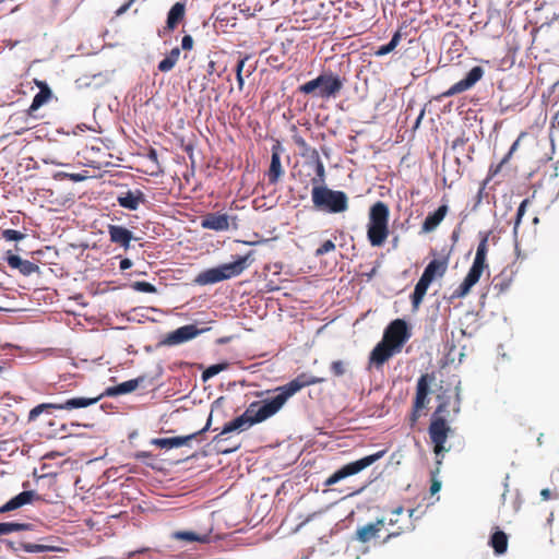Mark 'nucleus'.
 Listing matches in <instances>:
<instances>
[{
    "instance_id": "1",
    "label": "nucleus",
    "mask_w": 559,
    "mask_h": 559,
    "mask_svg": "<svg viewBox=\"0 0 559 559\" xmlns=\"http://www.w3.org/2000/svg\"><path fill=\"white\" fill-rule=\"evenodd\" d=\"M323 381V378H318L306 372L298 374L285 385L276 388L275 392H277V394L274 397L251 403L242 415L225 424L222 431L213 438V442L218 444L224 440L223 437L225 435L236 430H247L252 425L270 418L283 407L290 396L301 389L322 383Z\"/></svg>"
},
{
    "instance_id": "2",
    "label": "nucleus",
    "mask_w": 559,
    "mask_h": 559,
    "mask_svg": "<svg viewBox=\"0 0 559 559\" xmlns=\"http://www.w3.org/2000/svg\"><path fill=\"white\" fill-rule=\"evenodd\" d=\"M100 400V396L96 397H71L63 402H53V403H43L34 408H32L28 413V421H35L40 415L45 414V424L48 426L47 431H45V436L47 438H64L69 435V429L67 424H62L58 421L56 418L50 417L51 412L53 409L57 411H73L78 408H85L91 405L96 404Z\"/></svg>"
},
{
    "instance_id": "3",
    "label": "nucleus",
    "mask_w": 559,
    "mask_h": 559,
    "mask_svg": "<svg viewBox=\"0 0 559 559\" xmlns=\"http://www.w3.org/2000/svg\"><path fill=\"white\" fill-rule=\"evenodd\" d=\"M390 209L383 201L373 203L368 213L367 238L372 247H382L386 241L389 229Z\"/></svg>"
},
{
    "instance_id": "4",
    "label": "nucleus",
    "mask_w": 559,
    "mask_h": 559,
    "mask_svg": "<svg viewBox=\"0 0 559 559\" xmlns=\"http://www.w3.org/2000/svg\"><path fill=\"white\" fill-rule=\"evenodd\" d=\"M489 234L490 233L480 234V241L478 243L473 264L461 285L453 292L452 298H463L468 295L472 287L479 281L484 271L488 269L486 260Z\"/></svg>"
},
{
    "instance_id": "5",
    "label": "nucleus",
    "mask_w": 559,
    "mask_h": 559,
    "mask_svg": "<svg viewBox=\"0 0 559 559\" xmlns=\"http://www.w3.org/2000/svg\"><path fill=\"white\" fill-rule=\"evenodd\" d=\"M344 86V80L331 71L323 72L298 87L304 95H312L323 99L336 97Z\"/></svg>"
},
{
    "instance_id": "6",
    "label": "nucleus",
    "mask_w": 559,
    "mask_h": 559,
    "mask_svg": "<svg viewBox=\"0 0 559 559\" xmlns=\"http://www.w3.org/2000/svg\"><path fill=\"white\" fill-rule=\"evenodd\" d=\"M438 400L440 403L438 404L436 411L433 412L430 425L428 427V433L431 443L433 444V452L437 456L442 455L444 452H448L449 449L445 448V442L450 432L452 431L449 423L443 417V414L448 413V402L443 401L441 395H438Z\"/></svg>"
},
{
    "instance_id": "7",
    "label": "nucleus",
    "mask_w": 559,
    "mask_h": 559,
    "mask_svg": "<svg viewBox=\"0 0 559 559\" xmlns=\"http://www.w3.org/2000/svg\"><path fill=\"white\" fill-rule=\"evenodd\" d=\"M248 255L238 257L230 263H224L216 267L202 271L194 278V283L201 286L215 284L240 275L247 267Z\"/></svg>"
},
{
    "instance_id": "8",
    "label": "nucleus",
    "mask_w": 559,
    "mask_h": 559,
    "mask_svg": "<svg viewBox=\"0 0 559 559\" xmlns=\"http://www.w3.org/2000/svg\"><path fill=\"white\" fill-rule=\"evenodd\" d=\"M314 207L330 213H342L348 209V198L345 192L332 190L324 186H314L311 190Z\"/></svg>"
},
{
    "instance_id": "9",
    "label": "nucleus",
    "mask_w": 559,
    "mask_h": 559,
    "mask_svg": "<svg viewBox=\"0 0 559 559\" xmlns=\"http://www.w3.org/2000/svg\"><path fill=\"white\" fill-rule=\"evenodd\" d=\"M385 451H379L377 453H373L371 455H367L360 460H357L355 462H350L340 469H337L335 473H333L326 480L324 481L325 486H332L340 480L355 475L362 469L367 468L368 466L372 465L374 462L380 460L384 455Z\"/></svg>"
},
{
    "instance_id": "10",
    "label": "nucleus",
    "mask_w": 559,
    "mask_h": 559,
    "mask_svg": "<svg viewBox=\"0 0 559 559\" xmlns=\"http://www.w3.org/2000/svg\"><path fill=\"white\" fill-rule=\"evenodd\" d=\"M409 337L407 323L402 319H395L384 330L382 341L401 352Z\"/></svg>"
},
{
    "instance_id": "11",
    "label": "nucleus",
    "mask_w": 559,
    "mask_h": 559,
    "mask_svg": "<svg viewBox=\"0 0 559 559\" xmlns=\"http://www.w3.org/2000/svg\"><path fill=\"white\" fill-rule=\"evenodd\" d=\"M484 75V69L479 66H476L469 70L466 76L453 84L449 90L442 92L438 96L435 97L436 100L440 102L444 98L452 97L456 94H461L469 88H472L478 81L481 80Z\"/></svg>"
},
{
    "instance_id": "12",
    "label": "nucleus",
    "mask_w": 559,
    "mask_h": 559,
    "mask_svg": "<svg viewBox=\"0 0 559 559\" xmlns=\"http://www.w3.org/2000/svg\"><path fill=\"white\" fill-rule=\"evenodd\" d=\"M213 524L209 520L206 525L200 526L195 531H175L171 533V539L187 544L199 543L209 544L212 540Z\"/></svg>"
},
{
    "instance_id": "13",
    "label": "nucleus",
    "mask_w": 559,
    "mask_h": 559,
    "mask_svg": "<svg viewBox=\"0 0 559 559\" xmlns=\"http://www.w3.org/2000/svg\"><path fill=\"white\" fill-rule=\"evenodd\" d=\"M212 421V415H210L206 425L201 430L188 435V436H180V437H173V438H155L151 440V443L160 448V449H173V448H179L183 445H188L191 440L197 438V436L203 433L204 431L210 429Z\"/></svg>"
},
{
    "instance_id": "14",
    "label": "nucleus",
    "mask_w": 559,
    "mask_h": 559,
    "mask_svg": "<svg viewBox=\"0 0 559 559\" xmlns=\"http://www.w3.org/2000/svg\"><path fill=\"white\" fill-rule=\"evenodd\" d=\"M203 331L204 330L198 329L194 324L183 325L173 332H169L163 343L168 346L179 345L193 340Z\"/></svg>"
},
{
    "instance_id": "15",
    "label": "nucleus",
    "mask_w": 559,
    "mask_h": 559,
    "mask_svg": "<svg viewBox=\"0 0 559 559\" xmlns=\"http://www.w3.org/2000/svg\"><path fill=\"white\" fill-rule=\"evenodd\" d=\"M400 353L385 342H379L371 350L369 356V366L380 369L393 355Z\"/></svg>"
},
{
    "instance_id": "16",
    "label": "nucleus",
    "mask_w": 559,
    "mask_h": 559,
    "mask_svg": "<svg viewBox=\"0 0 559 559\" xmlns=\"http://www.w3.org/2000/svg\"><path fill=\"white\" fill-rule=\"evenodd\" d=\"M117 202L123 209H127L129 211H136L140 207V205L145 204L147 200L146 195L142 190L134 189L121 192L117 197Z\"/></svg>"
},
{
    "instance_id": "17",
    "label": "nucleus",
    "mask_w": 559,
    "mask_h": 559,
    "mask_svg": "<svg viewBox=\"0 0 559 559\" xmlns=\"http://www.w3.org/2000/svg\"><path fill=\"white\" fill-rule=\"evenodd\" d=\"M433 380V374H421L417 380L416 395L413 405L416 409H423L428 404L429 384Z\"/></svg>"
},
{
    "instance_id": "18",
    "label": "nucleus",
    "mask_w": 559,
    "mask_h": 559,
    "mask_svg": "<svg viewBox=\"0 0 559 559\" xmlns=\"http://www.w3.org/2000/svg\"><path fill=\"white\" fill-rule=\"evenodd\" d=\"M383 526V519H378L374 523H368L364 526H360L356 530L354 539L361 544H366L376 538Z\"/></svg>"
},
{
    "instance_id": "19",
    "label": "nucleus",
    "mask_w": 559,
    "mask_h": 559,
    "mask_svg": "<svg viewBox=\"0 0 559 559\" xmlns=\"http://www.w3.org/2000/svg\"><path fill=\"white\" fill-rule=\"evenodd\" d=\"M5 260L11 269L19 270V272L24 276H28L33 273H39L40 271L37 264L28 260H23L11 251L7 252Z\"/></svg>"
},
{
    "instance_id": "20",
    "label": "nucleus",
    "mask_w": 559,
    "mask_h": 559,
    "mask_svg": "<svg viewBox=\"0 0 559 559\" xmlns=\"http://www.w3.org/2000/svg\"><path fill=\"white\" fill-rule=\"evenodd\" d=\"M108 235L111 242L128 250L133 239L131 230L120 225H108Z\"/></svg>"
},
{
    "instance_id": "21",
    "label": "nucleus",
    "mask_w": 559,
    "mask_h": 559,
    "mask_svg": "<svg viewBox=\"0 0 559 559\" xmlns=\"http://www.w3.org/2000/svg\"><path fill=\"white\" fill-rule=\"evenodd\" d=\"M201 226L205 229L224 231L229 228V216L221 213H210L203 217Z\"/></svg>"
},
{
    "instance_id": "22",
    "label": "nucleus",
    "mask_w": 559,
    "mask_h": 559,
    "mask_svg": "<svg viewBox=\"0 0 559 559\" xmlns=\"http://www.w3.org/2000/svg\"><path fill=\"white\" fill-rule=\"evenodd\" d=\"M280 148V144L272 147L271 164L266 173L270 185L277 183L281 177L284 175V170L281 164Z\"/></svg>"
},
{
    "instance_id": "23",
    "label": "nucleus",
    "mask_w": 559,
    "mask_h": 559,
    "mask_svg": "<svg viewBox=\"0 0 559 559\" xmlns=\"http://www.w3.org/2000/svg\"><path fill=\"white\" fill-rule=\"evenodd\" d=\"M449 212L447 204L440 205L433 213H429L421 224V233L428 234L433 231L444 219Z\"/></svg>"
},
{
    "instance_id": "24",
    "label": "nucleus",
    "mask_w": 559,
    "mask_h": 559,
    "mask_svg": "<svg viewBox=\"0 0 559 559\" xmlns=\"http://www.w3.org/2000/svg\"><path fill=\"white\" fill-rule=\"evenodd\" d=\"M36 497L35 491L25 490L20 492L17 496L10 499L3 506L0 507V513H7L13 510H16L27 503H31Z\"/></svg>"
},
{
    "instance_id": "25",
    "label": "nucleus",
    "mask_w": 559,
    "mask_h": 559,
    "mask_svg": "<svg viewBox=\"0 0 559 559\" xmlns=\"http://www.w3.org/2000/svg\"><path fill=\"white\" fill-rule=\"evenodd\" d=\"M36 497L35 491L25 490L20 492L17 496L10 499L3 506L0 507V513H7L13 510H16L27 503H31Z\"/></svg>"
},
{
    "instance_id": "26",
    "label": "nucleus",
    "mask_w": 559,
    "mask_h": 559,
    "mask_svg": "<svg viewBox=\"0 0 559 559\" xmlns=\"http://www.w3.org/2000/svg\"><path fill=\"white\" fill-rule=\"evenodd\" d=\"M35 84L38 86L39 92L33 98V102L28 108L29 114L39 109L52 97V92L46 82L35 80Z\"/></svg>"
},
{
    "instance_id": "27",
    "label": "nucleus",
    "mask_w": 559,
    "mask_h": 559,
    "mask_svg": "<svg viewBox=\"0 0 559 559\" xmlns=\"http://www.w3.org/2000/svg\"><path fill=\"white\" fill-rule=\"evenodd\" d=\"M142 381H143V378H136V379H131V380L124 381L115 386H109L106 389L104 394H100L99 396L102 399L103 396H118V395L131 393L139 388L140 383Z\"/></svg>"
},
{
    "instance_id": "28",
    "label": "nucleus",
    "mask_w": 559,
    "mask_h": 559,
    "mask_svg": "<svg viewBox=\"0 0 559 559\" xmlns=\"http://www.w3.org/2000/svg\"><path fill=\"white\" fill-rule=\"evenodd\" d=\"M186 14V4L183 2H176L167 14L166 26L164 32L174 31L180 22L183 21Z\"/></svg>"
},
{
    "instance_id": "29",
    "label": "nucleus",
    "mask_w": 559,
    "mask_h": 559,
    "mask_svg": "<svg viewBox=\"0 0 559 559\" xmlns=\"http://www.w3.org/2000/svg\"><path fill=\"white\" fill-rule=\"evenodd\" d=\"M447 271V262L443 260H437L433 259L428 263V265L425 267L421 276L426 277L430 283L436 277H442Z\"/></svg>"
},
{
    "instance_id": "30",
    "label": "nucleus",
    "mask_w": 559,
    "mask_h": 559,
    "mask_svg": "<svg viewBox=\"0 0 559 559\" xmlns=\"http://www.w3.org/2000/svg\"><path fill=\"white\" fill-rule=\"evenodd\" d=\"M311 165L314 167L317 176L311 179L314 186H322L325 181V168L316 148H311Z\"/></svg>"
},
{
    "instance_id": "31",
    "label": "nucleus",
    "mask_w": 559,
    "mask_h": 559,
    "mask_svg": "<svg viewBox=\"0 0 559 559\" xmlns=\"http://www.w3.org/2000/svg\"><path fill=\"white\" fill-rule=\"evenodd\" d=\"M430 284L431 283L426 277L420 276L411 296L413 310L419 309Z\"/></svg>"
},
{
    "instance_id": "32",
    "label": "nucleus",
    "mask_w": 559,
    "mask_h": 559,
    "mask_svg": "<svg viewBox=\"0 0 559 559\" xmlns=\"http://www.w3.org/2000/svg\"><path fill=\"white\" fill-rule=\"evenodd\" d=\"M489 544L497 555H502L508 548V536L503 531L497 530L491 535Z\"/></svg>"
},
{
    "instance_id": "33",
    "label": "nucleus",
    "mask_w": 559,
    "mask_h": 559,
    "mask_svg": "<svg viewBox=\"0 0 559 559\" xmlns=\"http://www.w3.org/2000/svg\"><path fill=\"white\" fill-rule=\"evenodd\" d=\"M33 524L19 522H1L0 536L9 535L14 532L32 531Z\"/></svg>"
},
{
    "instance_id": "34",
    "label": "nucleus",
    "mask_w": 559,
    "mask_h": 559,
    "mask_svg": "<svg viewBox=\"0 0 559 559\" xmlns=\"http://www.w3.org/2000/svg\"><path fill=\"white\" fill-rule=\"evenodd\" d=\"M180 57V49L178 47H175L170 50V52L158 63V70L160 72H168L170 71L176 63L178 62Z\"/></svg>"
},
{
    "instance_id": "35",
    "label": "nucleus",
    "mask_w": 559,
    "mask_h": 559,
    "mask_svg": "<svg viewBox=\"0 0 559 559\" xmlns=\"http://www.w3.org/2000/svg\"><path fill=\"white\" fill-rule=\"evenodd\" d=\"M512 283V272L502 271L493 278V289L502 294L509 289Z\"/></svg>"
},
{
    "instance_id": "36",
    "label": "nucleus",
    "mask_w": 559,
    "mask_h": 559,
    "mask_svg": "<svg viewBox=\"0 0 559 559\" xmlns=\"http://www.w3.org/2000/svg\"><path fill=\"white\" fill-rule=\"evenodd\" d=\"M403 37V34L401 32V29H397L391 40L386 44V45H382L380 46L376 51H374V55L377 57H382V56H385L390 52H392L400 44L401 39Z\"/></svg>"
},
{
    "instance_id": "37",
    "label": "nucleus",
    "mask_w": 559,
    "mask_h": 559,
    "mask_svg": "<svg viewBox=\"0 0 559 559\" xmlns=\"http://www.w3.org/2000/svg\"><path fill=\"white\" fill-rule=\"evenodd\" d=\"M237 8L245 17H252L261 7H258L257 0H238Z\"/></svg>"
},
{
    "instance_id": "38",
    "label": "nucleus",
    "mask_w": 559,
    "mask_h": 559,
    "mask_svg": "<svg viewBox=\"0 0 559 559\" xmlns=\"http://www.w3.org/2000/svg\"><path fill=\"white\" fill-rule=\"evenodd\" d=\"M20 548L25 550L26 552L37 554V552H46V551H56L57 547L40 545V544H32V543H21Z\"/></svg>"
},
{
    "instance_id": "39",
    "label": "nucleus",
    "mask_w": 559,
    "mask_h": 559,
    "mask_svg": "<svg viewBox=\"0 0 559 559\" xmlns=\"http://www.w3.org/2000/svg\"><path fill=\"white\" fill-rule=\"evenodd\" d=\"M227 367H228V364H226V362L210 366L202 372V380L207 381L209 379L218 374L221 371H224L225 369H227Z\"/></svg>"
},
{
    "instance_id": "40",
    "label": "nucleus",
    "mask_w": 559,
    "mask_h": 559,
    "mask_svg": "<svg viewBox=\"0 0 559 559\" xmlns=\"http://www.w3.org/2000/svg\"><path fill=\"white\" fill-rule=\"evenodd\" d=\"M1 236L7 241H20L23 240L26 235L15 229H3Z\"/></svg>"
},
{
    "instance_id": "41",
    "label": "nucleus",
    "mask_w": 559,
    "mask_h": 559,
    "mask_svg": "<svg viewBox=\"0 0 559 559\" xmlns=\"http://www.w3.org/2000/svg\"><path fill=\"white\" fill-rule=\"evenodd\" d=\"M248 59H249V57L246 56L245 58L240 59L236 66V79H237V83H238V88L240 91H242L243 84H245L242 72H243V69H245V66H246V62Z\"/></svg>"
},
{
    "instance_id": "42",
    "label": "nucleus",
    "mask_w": 559,
    "mask_h": 559,
    "mask_svg": "<svg viewBox=\"0 0 559 559\" xmlns=\"http://www.w3.org/2000/svg\"><path fill=\"white\" fill-rule=\"evenodd\" d=\"M519 143H520L519 139L513 142V144L511 145L509 152L506 154V156L501 159V162L497 165V167L492 171L493 175L498 174L501 170L502 166L510 160V158L512 157L513 153L516 151V148L519 146Z\"/></svg>"
},
{
    "instance_id": "43",
    "label": "nucleus",
    "mask_w": 559,
    "mask_h": 559,
    "mask_svg": "<svg viewBox=\"0 0 559 559\" xmlns=\"http://www.w3.org/2000/svg\"><path fill=\"white\" fill-rule=\"evenodd\" d=\"M330 370L335 377H342L346 372V365L342 360H335L331 362Z\"/></svg>"
},
{
    "instance_id": "44",
    "label": "nucleus",
    "mask_w": 559,
    "mask_h": 559,
    "mask_svg": "<svg viewBox=\"0 0 559 559\" xmlns=\"http://www.w3.org/2000/svg\"><path fill=\"white\" fill-rule=\"evenodd\" d=\"M336 249V246L334 241L332 240H325L317 250H316V257H321L323 254H326L329 252H332Z\"/></svg>"
},
{
    "instance_id": "45",
    "label": "nucleus",
    "mask_w": 559,
    "mask_h": 559,
    "mask_svg": "<svg viewBox=\"0 0 559 559\" xmlns=\"http://www.w3.org/2000/svg\"><path fill=\"white\" fill-rule=\"evenodd\" d=\"M133 288L138 292L154 294L157 292L156 287L148 282H135Z\"/></svg>"
},
{
    "instance_id": "46",
    "label": "nucleus",
    "mask_w": 559,
    "mask_h": 559,
    "mask_svg": "<svg viewBox=\"0 0 559 559\" xmlns=\"http://www.w3.org/2000/svg\"><path fill=\"white\" fill-rule=\"evenodd\" d=\"M527 203H528V200L525 199L521 202L520 206L518 207V212H516V219H515V223H514V228L516 229V227L520 225L521 223V219L525 213V210H526V206H527Z\"/></svg>"
},
{
    "instance_id": "47",
    "label": "nucleus",
    "mask_w": 559,
    "mask_h": 559,
    "mask_svg": "<svg viewBox=\"0 0 559 559\" xmlns=\"http://www.w3.org/2000/svg\"><path fill=\"white\" fill-rule=\"evenodd\" d=\"M181 47L183 50H191L193 47V38L190 35L182 37Z\"/></svg>"
},
{
    "instance_id": "48",
    "label": "nucleus",
    "mask_w": 559,
    "mask_h": 559,
    "mask_svg": "<svg viewBox=\"0 0 559 559\" xmlns=\"http://www.w3.org/2000/svg\"><path fill=\"white\" fill-rule=\"evenodd\" d=\"M421 409H416L415 408V405H413V408H412V414L409 416V424H411V427H414L416 425V423L418 421L419 417H420V412Z\"/></svg>"
},
{
    "instance_id": "49",
    "label": "nucleus",
    "mask_w": 559,
    "mask_h": 559,
    "mask_svg": "<svg viewBox=\"0 0 559 559\" xmlns=\"http://www.w3.org/2000/svg\"><path fill=\"white\" fill-rule=\"evenodd\" d=\"M440 489H441V481H440V480H438V479L435 477V474H433V475H432V479H431L430 493H431V495H435V493H437Z\"/></svg>"
},
{
    "instance_id": "50",
    "label": "nucleus",
    "mask_w": 559,
    "mask_h": 559,
    "mask_svg": "<svg viewBox=\"0 0 559 559\" xmlns=\"http://www.w3.org/2000/svg\"><path fill=\"white\" fill-rule=\"evenodd\" d=\"M294 142L302 150L305 151H310V146L308 145V143L305 141L304 138L301 136H294Z\"/></svg>"
},
{
    "instance_id": "51",
    "label": "nucleus",
    "mask_w": 559,
    "mask_h": 559,
    "mask_svg": "<svg viewBox=\"0 0 559 559\" xmlns=\"http://www.w3.org/2000/svg\"><path fill=\"white\" fill-rule=\"evenodd\" d=\"M1 543L4 544V546L8 550H11L13 552H16L19 550V547H16V544L13 540L1 539Z\"/></svg>"
},
{
    "instance_id": "52",
    "label": "nucleus",
    "mask_w": 559,
    "mask_h": 559,
    "mask_svg": "<svg viewBox=\"0 0 559 559\" xmlns=\"http://www.w3.org/2000/svg\"><path fill=\"white\" fill-rule=\"evenodd\" d=\"M131 266H132V261L130 259L126 258L120 261V265H119L120 270L124 271V270L130 269Z\"/></svg>"
},
{
    "instance_id": "53",
    "label": "nucleus",
    "mask_w": 559,
    "mask_h": 559,
    "mask_svg": "<svg viewBox=\"0 0 559 559\" xmlns=\"http://www.w3.org/2000/svg\"><path fill=\"white\" fill-rule=\"evenodd\" d=\"M133 1H134V0H130L129 2L124 3L123 5H121V7L117 10L116 14H117V15H121V14H123L124 12H127V10L130 8V5H131V3H132Z\"/></svg>"
},
{
    "instance_id": "54",
    "label": "nucleus",
    "mask_w": 559,
    "mask_h": 559,
    "mask_svg": "<svg viewBox=\"0 0 559 559\" xmlns=\"http://www.w3.org/2000/svg\"><path fill=\"white\" fill-rule=\"evenodd\" d=\"M403 531H396V532H392L390 533L384 539H383V543H388L390 539L392 538H395L397 536H400L402 534Z\"/></svg>"
},
{
    "instance_id": "55",
    "label": "nucleus",
    "mask_w": 559,
    "mask_h": 559,
    "mask_svg": "<svg viewBox=\"0 0 559 559\" xmlns=\"http://www.w3.org/2000/svg\"><path fill=\"white\" fill-rule=\"evenodd\" d=\"M551 127L552 128H559V110L552 117Z\"/></svg>"
},
{
    "instance_id": "56",
    "label": "nucleus",
    "mask_w": 559,
    "mask_h": 559,
    "mask_svg": "<svg viewBox=\"0 0 559 559\" xmlns=\"http://www.w3.org/2000/svg\"><path fill=\"white\" fill-rule=\"evenodd\" d=\"M239 449V444L238 445H235L234 448H230V449H219V452L223 453V454H228V453H231L236 450Z\"/></svg>"
},
{
    "instance_id": "57",
    "label": "nucleus",
    "mask_w": 559,
    "mask_h": 559,
    "mask_svg": "<svg viewBox=\"0 0 559 559\" xmlns=\"http://www.w3.org/2000/svg\"><path fill=\"white\" fill-rule=\"evenodd\" d=\"M540 495H542V497H543L545 500H548V499L550 498V490H549V489H547V488H546V489H543V490L540 491Z\"/></svg>"
},
{
    "instance_id": "58",
    "label": "nucleus",
    "mask_w": 559,
    "mask_h": 559,
    "mask_svg": "<svg viewBox=\"0 0 559 559\" xmlns=\"http://www.w3.org/2000/svg\"><path fill=\"white\" fill-rule=\"evenodd\" d=\"M404 512V508L402 506H399L397 508H395L393 510V513L396 514V515H400Z\"/></svg>"
},
{
    "instance_id": "59",
    "label": "nucleus",
    "mask_w": 559,
    "mask_h": 559,
    "mask_svg": "<svg viewBox=\"0 0 559 559\" xmlns=\"http://www.w3.org/2000/svg\"><path fill=\"white\" fill-rule=\"evenodd\" d=\"M455 396H456V406L454 408V412H459L460 411V394H459V392L455 393Z\"/></svg>"
},
{
    "instance_id": "60",
    "label": "nucleus",
    "mask_w": 559,
    "mask_h": 559,
    "mask_svg": "<svg viewBox=\"0 0 559 559\" xmlns=\"http://www.w3.org/2000/svg\"><path fill=\"white\" fill-rule=\"evenodd\" d=\"M148 157H150L151 159L156 160V159H157V153H156V151H155V150H151V152H150V154H148Z\"/></svg>"
},
{
    "instance_id": "61",
    "label": "nucleus",
    "mask_w": 559,
    "mask_h": 559,
    "mask_svg": "<svg viewBox=\"0 0 559 559\" xmlns=\"http://www.w3.org/2000/svg\"><path fill=\"white\" fill-rule=\"evenodd\" d=\"M254 71V67H250L247 71H246V75L247 76H250Z\"/></svg>"
},
{
    "instance_id": "62",
    "label": "nucleus",
    "mask_w": 559,
    "mask_h": 559,
    "mask_svg": "<svg viewBox=\"0 0 559 559\" xmlns=\"http://www.w3.org/2000/svg\"><path fill=\"white\" fill-rule=\"evenodd\" d=\"M441 463H442V459L437 460V469H436V473H438V472H439V466L441 465Z\"/></svg>"
},
{
    "instance_id": "63",
    "label": "nucleus",
    "mask_w": 559,
    "mask_h": 559,
    "mask_svg": "<svg viewBox=\"0 0 559 559\" xmlns=\"http://www.w3.org/2000/svg\"><path fill=\"white\" fill-rule=\"evenodd\" d=\"M423 116H424V110L420 112V115H419V117H418V119H417V121H416V124H418V123H419V121H420V119L423 118Z\"/></svg>"
},
{
    "instance_id": "64",
    "label": "nucleus",
    "mask_w": 559,
    "mask_h": 559,
    "mask_svg": "<svg viewBox=\"0 0 559 559\" xmlns=\"http://www.w3.org/2000/svg\"><path fill=\"white\" fill-rule=\"evenodd\" d=\"M395 523H396L395 519H391V520L389 521V524H390V525H394Z\"/></svg>"
}]
</instances>
